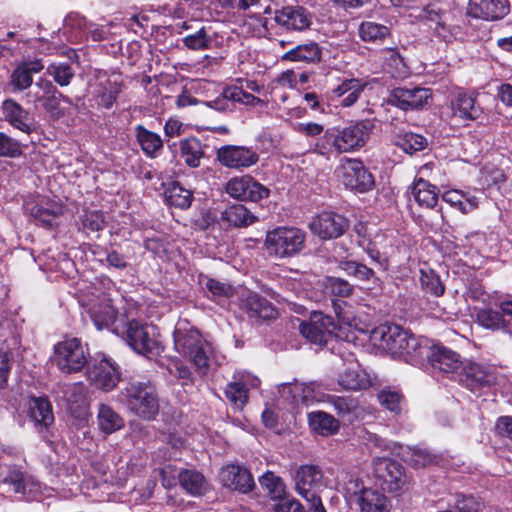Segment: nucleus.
<instances>
[{"label": "nucleus", "mask_w": 512, "mask_h": 512, "mask_svg": "<svg viewBox=\"0 0 512 512\" xmlns=\"http://www.w3.org/2000/svg\"><path fill=\"white\" fill-rule=\"evenodd\" d=\"M310 428L319 435L329 436L339 430V420L323 411H314L308 414Z\"/></svg>", "instance_id": "36"}, {"label": "nucleus", "mask_w": 512, "mask_h": 512, "mask_svg": "<svg viewBox=\"0 0 512 512\" xmlns=\"http://www.w3.org/2000/svg\"><path fill=\"white\" fill-rule=\"evenodd\" d=\"M348 227V220L334 212H322L310 223L312 233L323 240L342 236Z\"/></svg>", "instance_id": "17"}, {"label": "nucleus", "mask_w": 512, "mask_h": 512, "mask_svg": "<svg viewBox=\"0 0 512 512\" xmlns=\"http://www.w3.org/2000/svg\"><path fill=\"white\" fill-rule=\"evenodd\" d=\"M327 402L333 407L340 418H348L349 420L358 406L356 399L352 397L329 395Z\"/></svg>", "instance_id": "49"}, {"label": "nucleus", "mask_w": 512, "mask_h": 512, "mask_svg": "<svg viewBox=\"0 0 512 512\" xmlns=\"http://www.w3.org/2000/svg\"><path fill=\"white\" fill-rule=\"evenodd\" d=\"M373 475L376 484L384 491L395 492L404 484L403 467L385 456L373 460Z\"/></svg>", "instance_id": "12"}, {"label": "nucleus", "mask_w": 512, "mask_h": 512, "mask_svg": "<svg viewBox=\"0 0 512 512\" xmlns=\"http://www.w3.org/2000/svg\"><path fill=\"white\" fill-rule=\"evenodd\" d=\"M431 366L444 373L454 372L461 366L459 355L442 345L428 347L425 355Z\"/></svg>", "instance_id": "25"}, {"label": "nucleus", "mask_w": 512, "mask_h": 512, "mask_svg": "<svg viewBox=\"0 0 512 512\" xmlns=\"http://www.w3.org/2000/svg\"><path fill=\"white\" fill-rule=\"evenodd\" d=\"M63 212V205L54 200L42 201L31 208L32 217L41 225L48 228L58 225V219Z\"/></svg>", "instance_id": "27"}, {"label": "nucleus", "mask_w": 512, "mask_h": 512, "mask_svg": "<svg viewBox=\"0 0 512 512\" xmlns=\"http://www.w3.org/2000/svg\"><path fill=\"white\" fill-rule=\"evenodd\" d=\"M484 504L473 495L457 494L454 507L457 512H480Z\"/></svg>", "instance_id": "57"}, {"label": "nucleus", "mask_w": 512, "mask_h": 512, "mask_svg": "<svg viewBox=\"0 0 512 512\" xmlns=\"http://www.w3.org/2000/svg\"><path fill=\"white\" fill-rule=\"evenodd\" d=\"M336 171L343 185L352 191L366 193L375 186L373 175L360 159L343 158Z\"/></svg>", "instance_id": "10"}, {"label": "nucleus", "mask_w": 512, "mask_h": 512, "mask_svg": "<svg viewBox=\"0 0 512 512\" xmlns=\"http://www.w3.org/2000/svg\"><path fill=\"white\" fill-rule=\"evenodd\" d=\"M89 349L81 339L65 338L54 346V355L51 359L59 371L72 374L81 371L88 364Z\"/></svg>", "instance_id": "4"}, {"label": "nucleus", "mask_w": 512, "mask_h": 512, "mask_svg": "<svg viewBox=\"0 0 512 512\" xmlns=\"http://www.w3.org/2000/svg\"><path fill=\"white\" fill-rule=\"evenodd\" d=\"M495 432L501 437L512 440V416H500L495 422Z\"/></svg>", "instance_id": "64"}, {"label": "nucleus", "mask_w": 512, "mask_h": 512, "mask_svg": "<svg viewBox=\"0 0 512 512\" xmlns=\"http://www.w3.org/2000/svg\"><path fill=\"white\" fill-rule=\"evenodd\" d=\"M224 393L231 405L238 410H242L248 401L247 388L235 379L227 384Z\"/></svg>", "instance_id": "47"}, {"label": "nucleus", "mask_w": 512, "mask_h": 512, "mask_svg": "<svg viewBox=\"0 0 512 512\" xmlns=\"http://www.w3.org/2000/svg\"><path fill=\"white\" fill-rule=\"evenodd\" d=\"M178 478L182 488L190 495L199 496L207 490L208 484L205 477L196 470H181Z\"/></svg>", "instance_id": "38"}, {"label": "nucleus", "mask_w": 512, "mask_h": 512, "mask_svg": "<svg viewBox=\"0 0 512 512\" xmlns=\"http://www.w3.org/2000/svg\"><path fill=\"white\" fill-rule=\"evenodd\" d=\"M337 324L331 316L313 312L308 321L299 324L300 334L309 342L323 346L333 337H338Z\"/></svg>", "instance_id": "11"}, {"label": "nucleus", "mask_w": 512, "mask_h": 512, "mask_svg": "<svg viewBox=\"0 0 512 512\" xmlns=\"http://www.w3.org/2000/svg\"><path fill=\"white\" fill-rule=\"evenodd\" d=\"M212 43L213 37L205 26L200 27L183 38L185 47L194 51L210 49L212 48Z\"/></svg>", "instance_id": "42"}, {"label": "nucleus", "mask_w": 512, "mask_h": 512, "mask_svg": "<svg viewBox=\"0 0 512 512\" xmlns=\"http://www.w3.org/2000/svg\"><path fill=\"white\" fill-rule=\"evenodd\" d=\"M420 284L424 292L439 297L444 293L440 277L431 269L420 270Z\"/></svg>", "instance_id": "48"}, {"label": "nucleus", "mask_w": 512, "mask_h": 512, "mask_svg": "<svg viewBox=\"0 0 512 512\" xmlns=\"http://www.w3.org/2000/svg\"><path fill=\"white\" fill-rule=\"evenodd\" d=\"M367 488L363 487L361 481L357 478H350L344 485V495L347 501L353 503L356 502L358 505L359 495L362 494Z\"/></svg>", "instance_id": "63"}, {"label": "nucleus", "mask_w": 512, "mask_h": 512, "mask_svg": "<svg viewBox=\"0 0 512 512\" xmlns=\"http://www.w3.org/2000/svg\"><path fill=\"white\" fill-rule=\"evenodd\" d=\"M451 110L454 117L461 120H474L479 115V108L475 98L468 93L461 92L451 101Z\"/></svg>", "instance_id": "33"}, {"label": "nucleus", "mask_w": 512, "mask_h": 512, "mask_svg": "<svg viewBox=\"0 0 512 512\" xmlns=\"http://www.w3.org/2000/svg\"><path fill=\"white\" fill-rule=\"evenodd\" d=\"M358 506L361 512H389L390 502L381 492L368 488L359 495Z\"/></svg>", "instance_id": "32"}, {"label": "nucleus", "mask_w": 512, "mask_h": 512, "mask_svg": "<svg viewBox=\"0 0 512 512\" xmlns=\"http://www.w3.org/2000/svg\"><path fill=\"white\" fill-rule=\"evenodd\" d=\"M461 365L462 369L458 373V381L473 392L484 387H490L496 381L494 369L490 366L472 361Z\"/></svg>", "instance_id": "14"}, {"label": "nucleus", "mask_w": 512, "mask_h": 512, "mask_svg": "<svg viewBox=\"0 0 512 512\" xmlns=\"http://www.w3.org/2000/svg\"><path fill=\"white\" fill-rule=\"evenodd\" d=\"M367 86V82L361 81L357 78L343 79L336 87L333 88L332 93L336 98H342L346 95V91H350V96L353 92H363Z\"/></svg>", "instance_id": "56"}, {"label": "nucleus", "mask_w": 512, "mask_h": 512, "mask_svg": "<svg viewBox=\"0 0 512 512\" xmlns=\"http://www.w3.org/2000/svg\"><path fill=\"white\" fill-rule=\"evenodd\" d=\"M398 453L401 459L414 467L425 466L433 461V456L429 451L420 447H400Z\"/></svg>", "instance_id": "43"}, {"label": "nucleus", "mask_w": 512, "mask_h": 512, "mask_svg": "<svg viewBox=\"0 0 512 512\" xmlns=\"http://www.w3.org/2000/svg\"><path fill=\"white\" fill-rule=\"evenodd\" d=\"M358 32L365 42L382 41L390 35L389 27L371 21L361 23Z\"/></svg>", "instance_id": "44"}, {"label": "nucleus", "mask_w": 512, "mask_h": 512, "mask_svg": "<svg viewBox=\"0 0 512 512\" xmlns=\"http://www.w3.org/2000/svg\"><path fill=\"white\" fill-rule=\"evenodd\" d=\"M502 314V312L485 308L477 312L476 319L479 325L486 329L500 330L504 320Z\"/></svg>", "instance_id": "53"}, {"label": "nucleus", "mask_w": 512, "mask_h": 512, "mask_svg": "<svg viewBox=\"0 0 512 512\" xmlns=\"http://www.w3.org/2000/svg\"><path fill=\"white\" fill-rule=\"evenodd\" d=\"M243 308L251 318L273 319L277 310L266 298L256 293H249L243 300Z\"/></svg>", "instance_id": "30"}, {"label": "nucleus", "mask_w": 512, "mask_h": 512, "mask_svg": "<svg viewBox=\"0 0 512 512\" xmlns=\"http://www.w3.org/2000/svg\"><path fill=\"white\" fill-rule=\"evenodd\" d=\"M412 194L415 201L422 207L431 209L438 201V189L422 177L417 178L413 183Z\"/></svg>", "instance_id": "35"}, {"label": "nucleus", "mask_w": 512, "mask_h": 512, "mask_svg": "<svg viewBox=\"0 0 512 512\" xmlns=\"http://www.w3.org/2000/svg\"><path fill=\"white\" fill-rule=\"evenodd\" d=\"M175 348L178 352L187 354L200 375H206L209 369L211 344L204 341L197 331L176 330L174 332Z\"/></svg>", "instance_id": "5"}, {"label": "nucleus", "mask_w": 512, "mask_h": 512, "mask_svg": "<svg viewBox=\"0 0 512 512\" xmlns=\"http://www.w3.org/2000/svg\"><path fill=\"white\" fill-rule=\"evenodd\" d=\"M164 84H166L168 88L171 86V91L177 93V107L183 108L188 105L198 104V100L196 98L185 93L182 81H177L176 79L172 80L170 76H167L165 78L162 76V85Z\"/></svg>", "instance_id": "50"}, {"label": "nucleus", "mask_w": 512, "mask_h": 512, "mask_svg": "<svg viewBox=\"0 0 512 512\" xmlns=\"http://www.w3.org/2000/svg\"><path fill=\"white\" fill-rule=\"evenodd\" d=\"M158 329L151 324L131 321L126 330L128 345L139 354L149 355L158 349Z\"/></svg>", "instance_id": "13"}, {"label": "nucleus", "mask_w": 512, "mask_h": 512, "mask_svg": "<svg viewBox=\"0 0 512 512\" xmlns=\"http://www.w3.org/2000/svg\"><path fill=\"white\" fill-rule=\"evenodd\" d=\"M129 410L144 419L153 418L159 409L156 387L150 383L131 382L120 393Z\"/></svg>", "instance_id": "3"}, {"label": "nucleus", "mask_w": 512, "mask_h": 512, "mask_svg": "<svg viewBox=\"0 0 512 512\" xmlns=\"http://www.w3.org/2000/svg\"><path fill=\"white\" fill-rule=\"evenodd\" d=\"M327 288L333 295L339 297H348L353 291V286L348 281L338 277H329Z\"/></svg>", "instance_id": "60"}, {"label": "nucleus", "mask_w": 512, "mask_h": 512, "mask_svg": "<svg viewBox=\"0 0 512 512\" xmlns=\"http://www.w3.org/2000/svg\"><path fill=\"white\" fill-rule=\"evenodd\" d=\"M375 334L380 335V345L383 348L412 365L419 364L428 350L423 340L398 325L381 326Z\"/></svg>", "instance_id": "1"}, {"label": "nucleus", "mask_w": 512, "mask_h": 512, "mask_svg": "<svg viewBox=\"0 0 512 512\" xmlns=\"http://www.w3.org/2000/svg\"><path fill=\"white\" fill-rule=\"evenodd\" d=\"M79 303L86 308L94 326L98 330L111 329L116 320V310L109 295L96 288L90 292H81Z\"/></svg>", "instance_id": "9"}, {"label": "nucleus", "mask_w": 512, "mask_h": 512, "mask_svg": "<svg viewBox=\"0 0 512 512\" xmlns=\"http://www.w3.org/2000/svg\"><path fill=\"white\" fill-rule=\"evenodd\" d=\"M97 426L104 435H111L125 427L124 418L110 405L101 403L97 409Z\"/></svg>", "instance_id": "28"}, {"label": "nucleus", "mask_w": 512, "mask_h": 512, "mask_svg": "<svg viewBox=\"0 0 512 512\" xmlns=\"http://www.w3.org/2000/svg\"><path fill=\"white\" fill-rule=\"evenodd\" d=\"M164 201L169 206L187 209L192 202V193L178 184H173L164 191Z\"/></svg>", "instance_id": "41"}, {"label": "nucleus", "mask_w": 512, "mask_h": 512, "mask_svg": "<svg viewBox=\"0 0 512 512\" xmlns=\"http://www.w3.org/2000/svg\"><path fill=\"white\" fill-rule=\"evenodd\" d=\"M470 14L487 21L502 19L509 13L506 0H470Z\"/></svg>", "instance_id": "26"}, {"label": "nucleus", "mask_w": 512, "mask_h": 512, "mask_svg": "<svg viewBox=\"0 0 512 512\" xmlns=\"http://www.w3.org/2000/svg\"><path fill=\"white\" fill-rule=\"evenodd\" d=\"M374 128V119H363L343 128L328 129L323 138L338 153H350L365 146Z\"/></svg>", "instance_id": "2"}, {"label": "nucleus", "mask_w": 512, "mask_h": 512, "mask_svg": "<svg viewBox=\"0 0 512 512\" xmlns=\"http://www.w3.org/2000/svg\"><path fill=\"white\" fill-rule=\"evenodd\" d=\"M338 384L346 390H361L370 386V380L357 361H350L339 374Z\"/></svg>", "instance_id": "29"}, {"label": "nucleus", "mask_w": 512, "mask_h": 512, "mask_svg": "<svg viewBox=\"0 0 512 512\" xmlns=\"http://www.w3.org/2000/svg\"><path fill=\"white\" fill-rule=\"evenodd\" d=\"M322 58L320 46L313 41L299 44L290 49L281 57L284 61L318 63Z\"/></svg>", "instance_id": "31"}, {"label": "nucleus", "mask_w": 512, "mask_h": 512, "mask_svg": "<svg viewBox=\"0 0 512 512\" xmlns=\"http://www.w3.org/2000/svg\"><path fill=\"white\" fill-rule=\"evenodd\" d=\"M4 466L7 468L4 482L12 485L15 493L25 494L29 486H31V490L40 486L39 482L29 474L27 461L24 463L5 462Z\"/></svg>", "instance_id": "24"}, {"label": "nucleus", "mask_w": 512, "mask_h": 512, "mask_svg": "<svg viewBox=\"0 0 512 512\" xmlns=\"http://www.w3.org/2000/svg\"><path fill=\"white\" fill-rule=\"evenodd\" d=\"M382 54L389 73L395 77H402L406 74V65L397 50L384 49Z\"/></svg>", "instance_id": "51"}, {"label": "nucleus", "mask_w": 512, "mask_h": 512, "mask_svg": "<svg viewBox=\"0 0 512 512\" xmlns=\"http://www.w3.org/2000/svg\"><path fill=\"white\" fill-rule=\"evenodd\" d=\"M80 220L85 232H98L104 228L105 224L104 215L100 211H84Z\"/></svg>", "instance_id": "55"}, {"label": "nucleus", "mask_w": 512, "mask_h": 512, "mask_svg": "<svg viewBox=\"0 0 512 512\" xmlns=\"http://www.w3.org/2000/svg\"><path fill=\"white\" fill-rule=\"evenodd\" d=\"M26 413L39 432L54 423L51 403L44 397H30L26 403Z\"/></svg>", "instance_id": "22"}, {"label": "nucleus", "mask_w": 512, "mask_h": 512, "mask_svg": "<svg viewBox=\"0 0 512 512\" xmlns=\"http://www.w3.org/2000/svg\"><path fill=\"white\" fill-rule=\"evenodd\" d=\"M47 74L61 87L68 86L74 78L75 71L69 63L53 62L47 67Z\"/></svg>", "instance_id": "45"}, {"label": "nucleus", "mask_w": 512, "mask_h": 512, "mask_svg": "<svg viewBox=\"0 0 512 512\" xmlns=\"http://www.w3.org/2000/svg\"><path fill=\"white\" fill-rule=\"evenodd\" d=\"M204 286L214 298H229L234 293L230 284L212 278H206Z\"/></svg>", "instance_id": "58"}, {"label": "nucleus", "mask_w": 512, "mask_h": 512, "mask_svg": "<svg viewBox=\"0 0 512 512\" xmlns=\"http://www.w3.org/2000/svg\"><path fill=\"white\" fill-rule=\"evenodd\" d=\"M259 482L273 499H280L285 493V485L282 479L272 472H266L260 477Z\"/></svg>", "instance_id": "52"}, {"label": "nucleus", "mask_w": 512, "mask_h": 512, "mask_svg": "<svg viewBox=\"0 0 512 512\" xmlns=\"http://www.w3.org/2000/svg\"><path fill=\"white\" fill-rule=\"evenodd\" d=\"M86 377L94 388L109 392L119 383L121 372L115 361L104 353L98 352L90 358Z\"/></svg>", "instance_id": "7"}, {"label": "nucleus", "mask_w": 512, "mask_h": 512, "mask_svg": "<svg viewBox=\"0 0 512 512\" xmlns=\"http://www.w3.org/2000/svg\"><path fill=\"white\" fill-rule=\"evenodd\" d=\"M11 83L17 90H25L32 84V75L22 66H18L11 75Z\"/></svg>", "instance_id": "62"}, {"label": "nucleus", "mask_w": 512, "mask_h": 512, "mask_svg": "<svg viewBox=\"0 0 512 512\" xmlns=\"http://www.w3.org/2000/svg\"><path fill=\"white\" fill-rule=\"evenodd\" d=\"M29 97L35 104L40 103L53 120H58L70 113L69 107L62 106L61 103L68 106L73 105L69 97L63 95L51 81L45 79L36 82L34 88L29 92Z\"/></svg>", "instance_id": "8"}, {"label": "nucleus", "mask_w": 512, "mask_h": 512, "mask_svg": "<svg viewBox=\"0 0 512 512\" xmlns=\"http://www.w3.org/2000/svg\"><path fill=\"white\" fill-rule=\"evenodd\" d=\"M102 91L99 92L100 103L106 108H110L121 91L119 76L113 74L109 76L105 83H100Z\"/></svg>", "instance_id": "46"}, {"label": "nucleus", "mask_w": 512, "mask_h": 512, "mask_svg": "<svg viewBox=\"0 0 512 512\" xmlns=\"http://www.w3.org/2000/svg\"><path fill=\"white\" fill-rule=\"evenodd\" d=\"M392 143L399 147L403 152L409 155H413L426 148L428 141L427 139L417 133L410 131L400 130L394 135Z\"/></svg>", "instance_id": "34"}, {"label": "nucleus", "mask_w": 512, "mask_h": 512, "mask_svg": "<svg viewBox=\"0 0 512 512\" xmlns=\"http://www.w3.org/2000/svg\"><path fill=\"white\" fill-rule=\"evenodd\" d=\"M235 103L256 106L262 104L263 101L244 91L241 87L232 85L223 88L215 99L203 102L205 106L219 112L232 111Z\"/></svg>", "instance_id": "16"}, {"label": "nucleus", "mask_w": 512, "mask_h": 512, "mask_svg": "<svg viewBox=\"0 0 512 512\" xmlns=\"http://www.w3.org/2000/svg\"><path fill=\"white\" fill-rule=\"evenodd\" d=\"M217 160L227 168L244 169L255 165L259 156L252 148L224 145L217 150Z\"/></svg>", "instance_id": "19"}, {"label": "nucleus", "mask_w": 512, "mask_h": 512, "mask_svg": "<svg viewBox=\"0 0 512 512\" xmlns=\"http://www.w3.org/2000/svg\"><path fill=\"white\" fill-rule=\"evenodd\" d=\"M226 192L241 201L257 202L269 196V189L249 175L230 179L226 184Z\"/></svg>", "instance_id": "15"}, {"label": "nucleus", "mask_w": 512, "mask_h": 512, "mask_svg": "<svg viewBox=\"0 0 512 512\" xmlns=\"http://www.w3.org/2000/svg\"><path fill=\"white\" fill-rule=\"evenodd\" d=\"M219 480L225 488L242 494L251 492L255 487L251 472L239 464L223 466L219 471Z\"/></svg>", "instance_id": "18"}, {"label": "nucleus", "mask_w": 512, "mask_h": 512, "mask_svg": "<svg viewBox=\"0 0 512 512\" xmlns=\"http://www.w3.org/2000/svg\"><path fill=\"white\" fill-rule=\"evenodd\" d=\"M294 480L300 496L320 493L326 487L323 472L317 465H301L295 472Z\"/></svg>", "instance_id": "21"}, {"label": "nucleus", "mask_w": 512, "mask_h": 512, "mask_svg": "<svg viewBox=\"0 0 512 512\" xmlns=\"http://www.w3.org/2000/svg\"><path fill=\"white\" fill-rule=\"evenodd\" d=\"M306 235L295 227H277L266 235L265 246L270 255L292 257L302 251Z\"/></svg>", "instance_id": "6"}, {"label": "nucleus", "mask_w": 512, "mask_h": 512, "mask_svg": "<svg viewBox=\"0 0 512 512\" xmlns=\"http://www.w3.org/2000/svg\"><path fill=\"white\" fill-rule=\"evenodd\" d=\"M3 113L6 120L15 128L29 133L31 124L29 123L28 112L18 103L9 99L3 102Z\"/></svg>", "instance_id": "37"}, {"label": "nucleus", "mask_w": 512, "mask_h": 512, "mask_svg": "<svg viewBox=\"0 0 512 512\" xmlns=\"http://www.w3.org/2000/svg\"><path fill=\"white\" fill-rule=\"evenodd\" d=\"M21 153L19 142L0 132V156L14 158L21 155Z\"/></svg>", "instance_id": "59"}, {"label": "nucleus", "mask_w": 512, "mask_h": 512, "mask_svg": "<svg viewBox=\"0 0 512 512\" xmlns=\"http://www.w3.org/2000/svg\"><path fill=\"white\" fill-rule=\"evenodd\" d=\"M431 97V92L423 87H397L389 96V103L402 110H416L423 107Z\"/></svg>", "instance_id": "20"}, {"label": "nucleus", "mask_w": 512, "mask_h": 512, "mask_svg": "<svg viewBox=\"0 0 512 512\" xmlns=\"http://www.w3.org/2000/svg\"><path fill=\"white\" fill-rule=\"evenodd\" d=\"M221 219L234 227H246L257 218L244 205L234 204L222 212Z\"/></svg>", "instance_id": "39"}, {"label": "nucleus", "mask_w": 512, "mask_h": 512, "mask_svg": "<svg viewBox=\"0 0 512 512\" xmlns=\"http://www.w3.org/2000/svg\"><path fill=\"white\" fill-rule=\"evenodd\" d=\"M179 149L181 157L189 167L196 168L200 165V160L204 156L203 145L200 140L195 137L181 140Z\"/></svg>", "instance_id": "40"}, {"label": "nucleus", "mask_w": 512, "mask_h": 512, "mask_svg": "<svg viewBox=\"0 0 512 512\" xmlns=\"http://www.w3.org/2000/svg\"><path fill=\"white\" fill-rule=\"evenodd\" d=\"M275 22L288 29L302 31L311 25V14L301 6H286L275 12Z\"/></svg>", "instance_id": "23"}, {"label": "nucleus", "mask_w": 512, "mask_h": 512, "mask_svg": "<svg viewBox=\"0 0 512 512\" xmlns=\"http://www.w3.org/2000/svg\"><path fill=\"white\" fill-rule=\"evenodd\" d=\"M138 141L141 145L142 150L148 156H155L160 148V138L157 134L151 133L144 129L142 126H138Z\"/></svg>", "instance_id": "54"}, {"label": "nucleus", "mask_w": 512, "mask_h": 512, "mask_svg": "<svg viewBox=\"0 0 512 512\" xmlns=\"http://www.w3.org/2000/svg\"><path fill=\"white\" fill-rule=\"evenodd\" d=\"M378 400L382 406L394 414H398L401 411V395L397 392L381 391L378 394Z\"/></svg>", "instance_id": "61"}]
</instances>
